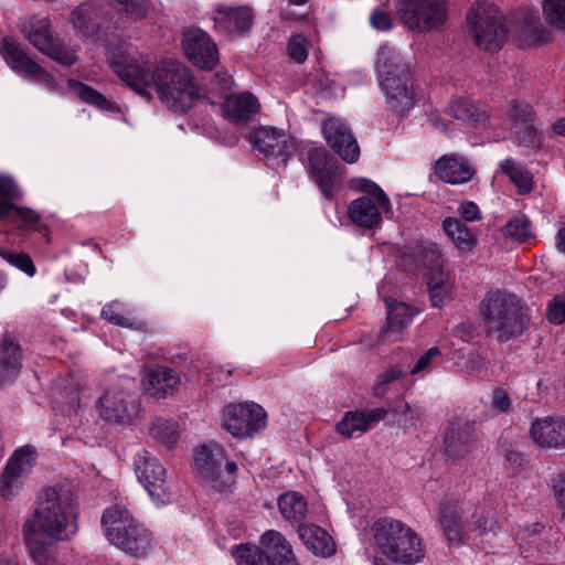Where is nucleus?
<instances>
[{
    "label": "nucleus",
    "mask_w": 565,
    "mask_h": 565,
    "mask_svg": "<svg viewBox=\"0 0 565 565\" xmlns=\"http://www.w3.org/2000/svg\"><path fill=\"white\" fill-rule=\"evenodd\" d=\"M385 408H374L369 412H348L337 424V431L347 438L360 437L366 433L373 423L385 418Z\"/></svg>",
    "instance_id": "c85d7f7f"
},
{
    "label": "nucleus",
    "mask_w": 565,
    "mask_h": 565,
    "mask_svg": "<svg viewBox=\"0 0 565 565\" xmlns=\"http://www.w3.org/2000/svg\"><path fill=\"white\" fill-rule=\"evenodd\" d=\"M543 15L551 26L565 32V0H545Z\"/></svg>",
    "instance_id": "a18cd8bd"
},
{
    "label": "nucleus",
    "mask_w": 565,
    "mask_h": 565,
    "mask_svg": "<svg viewBox=\"0 0 565 565\" xmlns=\"http://www.w3.org/2000/svg\"><path fill=\"white\" fill-rule=\"evenodd\" d=\"M548 39L547 31L540 24L531 23L525 28V40L526 45H539L546 42Z\"/></svg>",
    "instance_id": "6e6d98bb"
},
{
    "label": "nucleus",
    "mask_w": 565,
    "mask_h": 565,
    "mask_svg": "<svg viewBox=\"0 0 565 565\" xmlns=\"http://www.w3.org/2000/svg\"><path fill=\"white\" fill-rule=\"evenodd\" d=\"M504 457L512 473L518 472L524 462V456L521 452L512 449H507Z\"/></svg>",
    "instance_id": "69168bd1"
},
{
    "label": "nucleus",
    "mask_w": 565,
    "mask_h": 565,
    "mask_svg": "<svg viewBox=\"0 0 565 565\" xmlns=\"http://www.w3.org/2000/svg\"><path fill=\"white\" fill-rule=\"evenodd\" d=\"M96 407L99 416L107 422H122L129 417L126 395L116 386L105 390Z\"/></svg>",
    "instance_id": "7c9ffc66"
},
{
    "label": "nucleus",
    "mask_w": 565,
    "mask_h": 565,
    "mask_svg": "<svg viewBox=\"0 0 565 565\" xmlns=\"http://www.w3.org/2000/svg\"><path fill=\"white\" fill-rule=\"evenodd\" d=\"M10 200H0V223L10 221L20 228L38 230L41 220L40 214L29 207L15 206Z\"/></svg>",
    "instance_id": "4c0bfd02"
},
{
    "label": "nucleus",
    "mask_w": 565,
    "mask_h": 565,
    "mask_svg": "<svg viewBox=\"0 0 565 565\" xmlns=\"http://www.w3.org/2000/svg\"><path fill=\"white\" fill-rule=\"evenodd\" d=\"M440 358V351L438 348H430L424 355H422L416 364L411 370L412 375H416L423 372H429L435 365L438 364Z\"/></svg>",
    "instance_id": "603ef678"
},
{
    "label": "nucleus",
    "mask_w": 565,
    "mask_h": 565,
    "mask_svg": "<svg viewBox=\"0 0 565 565\" xmlns=\"http://www.w3.org/2000/svg\"><path fill=\"white\" fill-rule=\"evenodd\" d=\"M309 174L327 199H331L341 181V167L328 157L326 149L312 148L308 151Z\"/></svg>",
    "instance_id": "f3484780"
},
{
    "label": "nucleus",
    "mask_w": 565,
    "mask_h": 565,
    "mask_svg": "<svg viewBox=\"0 0 565 565\" xmlns=\"http://www.w3.org/2000/svg\"><path fill=\"white\" fill-rule=\"evenodd\" d=\"M552 128L556 135L565 137V116L556 120L553 124Z\"/></svg>",
    "instance_id": "774afa93"
},
{
    "label": "nucleus",
    "mask_w": 565,
    "mask_h": 565,
    "mask_svg": "<svg viewBox=\"0 0 565 565\" xmlns=\"http://www.w3.org/2000/svg\"><path fill=\"white\" fill-rule=\"evenodd\" d=\"M480 312L488 332L500 341L520 335L527 323L516 297L499 290L486 295Z\"/></svg>",
    "instance_id": "39448f33"
},
{
    "label": "nucleus",
    "mask_w": 565,
    "mask_h": 565,
    "mask_svg": "<svg viewBox=\"0 0 565 565\" xmlns=\"http://www.w3.org/2000/svg\"><path fill=\"white\" fill-rule=\"evenodd\" d=\"M500 170L505 174L521 195L532 192L534 188L533 174L521 162L507 158L500 162Z\"/></svg>",
    "instance_id": "ea45409f"
},
{
    "label": "nucleus",
    "mask_w": 565,
    "mask_h": 565,
    "mask_svg": "<svg viewBox=\"0 0 565 565\" xmlns=\"http://www.w3.org/2000/svg\"><path fill=\"white\" fill-rule=\"evenodd\" d=\"M135 472L156 504L163 505L170 502L172 493L166 469L148 450L142 449L136 454Z\"/></svg>",
    "instance_id": "9b49d317"
},
{
    "label": "nucleus",
    "mask_w": 565,
    "mask_h": 565,
    "mask_svg": "<svg viewBox=\"0 0 565 565\" xmlns=\"http://www.w3.org/2000/svg\"><path fill=\"white\" fill-rule=\"evenodd\" d=\"M376 72L382 90L390 107L406 113L419 97V86L414 81L409 66L392 47L381 46L377 53Z\"/></svg>",
    "instance_id": "7ed1b4c3"
},
{
    "label": "nucleus",
    "mask_w": 565,
    "mask_h": 565,
    "mask_svg": "<svg viewBox=\"0 0 565 565\" xmlns=\"http://www.w3.org/2000/svg\"><path fill=\"white\" fill-rule=\"evenodd\" d=\"M20 191L17 184L9 178L0 177V200L17 199Z\"/></svg>",
    "instance_id": "680f3d73"
},
{
    "label": "nucleus",
    "mask_w": 565,
    "mask_h": 565,
    "mask_svg": "<svg viewBox=\"0 0 565 565\" xmlns=\"http://www.w3.org/2000/svg\"><path fill=\"white\" fill-rule=\"evenodd\" d=\"M459 215L468 222L481 220V213L475 202L466 201L458 206Z\"/></svg>",
    "instance_id": "bf43d9fd"
},
{
    "label": "nucleus",
    "mask_w": 565,
    "mask_h": 565,
    "mask_svg": "<svg viewBox=\"0 0 565 565\" xmlns=\"http://www.w3.org/2000/svg\"><path fill=\"white\" fill-rule=\"evenodd\" d=\"M327 143L347 162H356L360 148L348 127L337 118H329L323 124Z\"/></svg>",
    "instance_id": "4be33fe9"
},
{
    "label": "nucleus",
    "mask_w": 565,
    "mask_h": 565,
    "mask_svg": "<svg viewBox=\"0 0 565 565\" xmlns=\"http://www.w3.org/2000/svg\"><path fill=\"white\" fill-rule=\"evenodd\" d=\"M19 30L41 53L55 62L71 66L77 61L76 51L53 36L49 18L32 15L20 21Z\"/></svg>",
    "instance_id": "6e6552de"
},
{
    "label": "nucleus",
    "mask_w": 565,
    "mask_h": 565,
    "mask_svg": "<svg viewBox=\"0 0 565 565\" xmlns=\"http://www.w3.org/2000/svg\"><path fill=\"white\" fill-rule=\"evenodd\" d=\"M179 424L172 419L157 418L152 422L149 434L150 436L166 445L168 448L172 447L179 438Z\"/></svg>",
    "instance_id": "a19ab883"
},
{
    "label": "nucleus",
    "mask_w": 565,
    "mask_h": 565,
    "mask_svg": "<svg viewBox=\"0 0 565 565\" xmlns=\"http://www.w3.org/2000/svg\"><path fill=\"white\" fill-rule=\"evenodd\" d=\"M20 367V347L10 333H4L0 341V384L15 377Z\"/></svg>",
    "instance_id": "72a5a7b5"
},
{
    "label": "nucleus",
    "mask_w": 565,
    "mask_h": 565,
    "mask_svg": "<svg viewBox=\"0 0 565 565\" xmlns=\"http://www.w3.org/2000/svg\"><path fill=\"white\" fill-rule=\"evenodd\" d=\"M352 184L355 189L365 192L367 194L366 196L376 200L380 206H382L383 209H390L388 198L381 190V188L371 180L360 178L353 180Z\"/></svg>",
    "instance_id": "09e8293b"
},
{
    "label": "nucleus",
    "mask_w": 565,
    "mask_h": 565,
    "mask_svg": "<svg viewBox=\"0 0 565 565\" xmlns=\"http://www.w3.org/2000/svg\"><path fill=\"white\" fill-rule=\"evenodd\" d=\"M547 319L553 324L565 322V297L555 296L547 306Z\"/></svg>",
    "instance_id": "864d4df0"
},
{
    "label": "nucleus",
    "mask_w": 565,
    "mask_h": 565,
    "mask_svg": "<svg viewBox=\"0 0 565 565\" xmlns=\"http://www.w3.org/2000/svg\"><path fill=\"white\" fill-rule=\"evenodd\" d=\"M181 379L171 367L158 365L141 373V386L146 394L162 398L173 395L180 387Z\"/></svg>",
    "instance_id": "412c9836"
},
{
    "label": "nucleus",
    "mask_w": 565,
    "mask_h": 565,
    "mask_svg": "<svg viewBox=\"0 0 565 565\" xmlns=\"http://www.w3.org/2000/svg\"><path fill=\"white\" fill-rule=\"evenodd\" d=\"M102 317L110 323L119 327L140 329L141 324L127 315L124 305L118 301L107 303L102 310Z\"/></svg>",
    "instance_id": "37998d69"
},
{
    "label": "nucleus",
    "mask_w": 565,
    "mask_h": 565,
    "mask_svg": "<svg viewBox=\"0 0 565 565\" xmlns=\"http://www.w3.org/2000/svg\"><path fill=\"white\" fill-rule=\"evenodd\" d=\"M131 527L134 529H129L122 533L124 544L114 545L132 556H142L151 548V532L139 521Z\"/></svg>",
    "instance_id": "e433bc0d"
},
{
    "label": "nucleus",
    "mask_w": 565,
    "mask_h": 565,
    "mask_svg": "<svg viewBox=\"0 0 565 565\" xmlns=\"http://www.w3.org/2000/svg\"><path fill=\"white\" fill-rule=\"evenodd\" d=\"M67 85L84 103L103 110H109L113 108L111 102L93 87L76 79H68Z\"/></svg>",
    "instance_id": "79ce46f5"
},
{
    "label": "nucleus",
    "mask_w": 565,
    "mask_h": 565,
    "mask_svg": "<svg viewBox=\"0 0 565 565\" xmlns=\"http://www.w3.org/2000/svg\"><path fill=\"white\" fill-rule=\"evenodd\" d=\"M370 23L379 31H388L393 25L391 17L381 10L373 11Z\"/></svg>",
    "instance_id": "052dcab7"
},
{
    "label": "nucleus",
    "mask_w": 565,
    "mask_h": 565,
    "mask_svg": "<svg viewBox=\"0 0 565 565\" xmlns=\"http://www.w3.org/2000/svg\"><path fill=\"white\" fill-rule=\"evenodd\" d=\"M476 440L471 424L452 425L445 434L446 451L454 457L467 454Z\"/></svg>",
    "instance_id": "f704fd0d"
},
{
    "label": "nucleus",
    "mask_w": 565,
    "mask_h": 565,
    "mask_svg": "<svg viewBox=\"0 0 565 565\" xmlns=\"http://www.w3.org/2000/svg\"><path fill=\"white\" fill-rule=\"evenodd\" d=\"M535 118V110L530 103L519 98L511 99L503 109H491L488 138L505 139L514 128L534 122Z\"/></svg>",
    "instance_id": "f8f14e48"
},
{
    "label": "nucleus",
    "mask_w": 565,
    "mask_h": 565,
    "mask_svg": "<svg viewBox=\"0 0 565 565\" xmlns=\"http://www.w3.org/2000/svg\"><path fill=\"white\" fill-rule=\"evenodd\" d=\"M309 42L300 34L289 39L287 52L289 57L296 63H303L308 57Z\"/></svg>",
    "instance_id": "3c124183"
},
{
    "label": "nucleus",
    "mask_w": 565,
    "mask_h": 565,
    "mask_svg": "<svg viewBox=\"0 0 565 565\" xmlns=\"http://www.w3.org/2000/svg\"><path fill=\"white\" fill-rule=\"evenodd\" d=\"M35 461V449L32 446L18 448L8 460L0 480V494L4 499L12 498L29 473Z\"/></svg>",
    "instance_id": "a211bd4d"
},
{
    "label": "nucleus",
    "mask_w": 565,
    "mask_h": 565,
    "mask_svg": "<svg viewBox=\"0 0 565 565\" xmlns=\"http://www.w3.org/2000/svg\"><path fill=\"white\" fill-rule=\"evenodd\" d=\"M519 146L532 151H539L543 145V136L534 122L516 127L512 130Z\"/></svg>",
    "instance_id": "c03bdc74"
},
{
    "label": "nucleus",
    "mask_w": 565,
    "mask_h": 565,
    "mask_svg": "<svg viewBox=\"0 0 565 565\" xmlns=\"http://www.w3.org/2000/svg\"><path fill=\"white\" fill-rule=\"evenodd\" d=\"M398 12L409 30L429 32L445 23L447 0H399Z\"/></svg>",
    "instance_id": "9d476101"
},
{
    "label": "nucleus",
    "mask_w": 565,
    "mask_h": 565,
    "mask_svg": "<svg viewBox=\"0 0 565 565\" xmlns=\"http://www.w3.org/2000/svg\"><path fill=\"white\" fill-rule=\"evenodd\" d=\"M250 140L267 159L285 166L296 151L295 140L282 129L262 126L252 132Z\"/></svg>",
    "instance_id": "4468645a"
},
{
    "label": "nucleus",
    "mask_w": 565,
    "mask_h": 565,
    "mask_svg": "<svg viewBox=\"0 0 565 565\" xmlns=\"http://www.w3.org/2000/svg\"><path fill=\"white\" fill-rule=\"evenodd\" d=\"M446 114L466 122L477 134L489 136L491 117V108L489 106L467 97L455 96L449 100Z\"/></svg>",
    "instance_id": "dca6fc26"
},
{
    "label": "nucleus",
    "mask_w": 565,
    "mask_h": 565,
    "mask_svg": "<svg viewBox=\"0 0 565 565\" xmlns=\"http://www.w3.org/2000/svg\"><path fill=\"white\" fill-rule=\"evenodd\" d=\"M214 30L227 36L245 34L252 28L254 11L249 6L216 4L210 12Z\"/></svg>",
    "instance_id": "2eb2a0df"
},
{
    "label": "nucleus",
    "mask_w": 565,
    "mask_h": 565,
    "mask_svg": "<svg viewBox=\"0 0 565 565\" xmlns=\"http://www.w3.org/2000/svg\"><path fill=\"white\" fill-rule=\"evenodd\" d=\"M138 522L130 511L124 505H113L106 509L102 515V527L104 534L111 544H124L122 533L132 529Z\"/></svg>",
    "instance_id": "a878e982"
},
{
    "label": "nucleus",
    "mask_w": 565,
    "mask_h": 565,
    "mask_svg": "<svg viewBox=\"0 0 565 565\" xmlns=\"http://www.w3.org/2000/svg\"><path fill=\"white\" fill-rule=\"evenodd\" d=\"M503 233L519 242H525L532 236L530 221L525 216H515L505 224Z\"/></svg>",
    "instance_id": "de8ad7c7"
},
{
    "label": "nucleus",
    "mask_w": 565,
    "mask_h": 565,
    "mask_svg": "<svg viewBox=\"0 0 565 565\" xmlns=\"http://www.w3.org/2000/svg\"><path fill=\"white\" fill-rule=\"evenodd\" d=\"M278 508L281 516L292 523L305 524L308 515V503L306 498L296 491H289L281 494L278 499Z\"/></svg>",
    "instance_id": "58836bf2"
},
{
    "label": "nucleus",
    "mask_w": 565,
    "mask_h": 565,
    "mask_svg": "<svg viewBox=\"0 0 565 565\" xmlns=\"http://www.w3.org/2000/svg\"><path fill=\"white\" fill-rule=\"evenodd\" d=\"M226 456L222 446L215 443L196 448L194 463L198 473L210 481H215L225 462Z\"/></svg>",
    "instance_id": "bb28decb"
},
{
    "label": "nucleus",
    "mask_w": 565,
    "mask_h": 565,
    "mask_svg": "<svg viewBox=\"0 0 565 565\" xmlns=\"http://www.w3.org/2000/svg\"><path fill=\"white\" fill-rule=\"evenodd\" d=\"M0 53L7 64L17 73L47 85L53 82V77L34 62L12 38L3 39Z\"/></svg>",
    "instance_id": "aec40b11"
},
{
    "label": "nucleus",
    "mask_w": 565,
    "mask_h": 565,
    "mask_svg": "<svg viewBox=\"0 0 565 565\" xmlns=\"http://www.w3.org/2000/svg\"><path fill=\"white\" fill-rule=\"evenodd\" d=\"M435 173L447 183L460 184L470 181L476 171L466 158L446 154L437 160Z\"/></svg>",
    "instance_id": "c756f323"
},
{
    "label": "nucleus",
    "mask_w": 565,
    "mask_h": 565,
    "mask_svg": "<svg viewBox=\"0 0 565 565\" xmlns=\"http://www.w3.org/2000/svg\"><path fill=\"white\" fill-rule=\"evenodd\" d=\"M236 565H301L296 557L291 543L276 530L265 531L259 546L241 544L232 550Z\"/></svg>",
    "instance_id": "423d86ee"
},
{
    "label": "nucleus",
    "mask_w": 565,
    "mask_h": 565,
    "mask_svg": "<svg viewBox=\"0 0 565 565\" xmlns=\"http://www.w3.org/2000/svg\"><path fill=\"white\" fill-rule=\"evenodd\" d=\"M403 376V371L398 366H394L383 374L379 376L377 384L375 386V394L377 396H382L386 392V386L391 384L392 382L401 379Z\"/></svg>",
    "instance_id": "4d7b16f0"
},
{
    "label": "nucleus",
    "mask_w": 565,
    "mask_h": 565,
    "mask_svg": "<svg viewBox=\"0 0 565 565\" xmlns=\"http://www.w3.org/2000/svg\"><path fill=\"white\" fill-rule=\"evenodd\" d=\"M151 10V0H127L119 8L120 13L132 21L148 18Z\"/></svg>",
    "instance_id": "49530a36"
},
{
    "label": "nucleus",
    "mask_w": 565,
    "mask_h": 565,
    "mask_svg": "<svg viewBox=\"0 0 565 565\" xmlns=\"http://www.w3.org/2000/svg\"><path fill=\"white\" fill-rule=\"evenodd\" d=\"M371 532L373 544L394 563L412 565L425 556V545L419 535L399 520L381 518L372 524Z\"/></svg>",
    "instance_id": "20e7f679"
},
{
    "label": "nucleus",
    "mask_w": 565,
    "mask_h": 565,
    "mask_svg": "<svg viewBox=\"0 0 565 565\" xmlns=\"http://www.w3.org/2000/svg\"><path fill=\"white\" fill-rule=\"evenodd\" d=\"M299 539L315 555L328 557L334 554L335 544L331 535L316 524H300L297 527Z\"/></svg>",
    "instance_id": "2f4dec72"
},
{
    "label": "nucleus",
    "mask_w": 565,
    "mask_h": 565,
    "mask_svg": "<svg viewBox=\"0 0 565 565\" xmlns=\"http://www.w3.org/2000/svg\"><path fill=\"white\" fill-rule=\"evenodd\" d=\"M260 109L258 99L250 93L244 92L225 99L222 114L225 119L236 125L247 124Z\"/></svg>",
    "instance_id": "cd10ccee"
},
{
    "label": "nucleus",
    "mask_w": 565,
    "mask_h": 565,
    "mask_svg": "<svg viewBox=\"0 0 565 565\" xmlns=\"http://www.w3.org/2000/svg\"><path fill=\"white\" fill-rule=\"evenodd\" d=\"M379 202L369 196H361L352 201L348 207L349 217L359 226L373 228L382 222L381 212H388Z\"/></svg>",
    "instance_id": "473e14b6"
},
{
    "label": "nucleus",
    "mask_w": 565,
    "mask_h": 565,
    "mask_svg": "<svg viewBox=\"0 0 565 565\" xmlns=\"http://www.w3.org/2000/svg\"><path fill=\"white\" fill-rule=\"evenodd\" d=\"M71 20L73 25L78 29L81 32L86 33L88 26L87 23V9L84 7H78L72 11Z\"/></svg>",
    "instance_id": "0e129e2a"
},
{
    "label": "nucleus",
    "mask_w": 565,
    "mask_h": 565,
    "mask_svg": "<svg viewBox=\"0 0 565 565\" xmlns=\"http://www.w3.org/2000/svg\"><path fill=\"white\" fill-rule=\"evenodd\" d=\"M213 370H217V372L214 374L212 373V377L211 380L212 381H216V382H225L232 374V371L231 370H223L222 366H215L213 367Z\"/></svg>",
    "instance_id": "338daca9"
},
{
    "label": "nucleus",
    "mask_w": 565,
    "mask_h": 565,
    "mask_svg": "<svg viewBox=\"0 0 565 565\" xmlns=\"http://www.w3.org/2000/svg\"><path fill=\"white\" fill-rule=\"evenodd\" d=\"M476 43L486 51L499 50L507 40L508 28L504 17L493 3L478 1L468 14Z\"/></svg>",
    "instance_id": "0eeeda50"
},
{
    "label": "nucleus",
    "mask_w": 565,
    "mask_h": 565,
    "mask_svg": "<svg viewBox=\"0 0 565 565\" xmlns=\"http://www.w3.org/2000/svg\"><path fill=\"white\" fill-rule=\"evenodd\" d=\"M424 264L428 267L427 289L434 307H441L454 295V279L444 269V259L435 245L425 248Z\"/></svg>",
    "instance_id": "ddd939ff"
},
{
    "label": "nucleus",
    "mask_w": 565,
    "mask_h": 565,
    "mask_svg": "<svg viewBox=\"0 0 565 565\" xmlns=\"http://www.w3.org/2000/svg\"><path fill=\"white\" fill-rule=\"evenodd\" d=\"M78 532V505L64 488L46 487L34 511L24 519L21 533L35 565H56V542L71 541Z\"/></svg>",
    "instance_id": "f03ea898"
},
{
    "label": "nucleus",
    "mask_w": 565,
    "mask_h": 565,
    "mask_svg": "<svg viewBox=\"0 0 565 565\" xmlns=\"http://www.w3.org/2000/svg\"><path fill=\"white\" fill-rule=\"evenodd\" d=\"M492 406L499 413H505L511 406V401L505 391L498 388L492 395Z\"/></svg>",
    "instance_id": "e2e57ef3"
},
{
    "label": "nucleus",
    "mask_w": 565,
    "mask_h": 565,
    "mask_svg": "<svg viewBox=\"0 0 565 565\" xmlns=\"http://www.w3.org/2000/svg\"><path fill=\"white\" fill-rule=\"evenodd\" d=\"M416 311L404 302H387V322L382 330L379 342L386 344L403 339V331L412 323Z\"/></svg>",
    "instance_id": "b1692460"
},
{
    "label": "nucleus",
    "mask_w": 565,
    "mask_h": 565,
    "mask_svg": "<svg viewBox=\"0 0 565 565\" xmlns=\"http://www.w3.org/2000/svg\"><path fill=\"white\" fill-rule=\"evenodd\" d=\"M107 61L113 72L137 94L149 96V88H153L161 103L177 113L186 111L200 99L215 105L214 97L224 98L231 87L227 74H217L209 86L201 87L183 64L157 62L149 54L130 53L121 46H110Z\"/></svg>",
    "instance_id": "f257e3e1"
},
{
    "label": "nucleus",
    "mask_w": 565,
    "mask_h": 565,
    "mask_svg": "<svg viewBox=\"0 0 565 565\" xmlns=\"http://www.w3.org/2000/svg\"><path fill=\"white\" fill-rule=\"evenodd\" d=\"M466 504L446 500L438 508V522L445 536L450 543H460L465 539L462 520L466 514Z\"/></svg>",
    "instance_id": "393cba45"
},
{
    "label": "nucleus",
    "mask_w": 565,
    "mask_h": 565,
    "mask_svg": "<svg viewBox=\"0 0 565 565\" xmlns=\"http://www.w3.org/2000/svg\"><path fill=\"white\" fill-rule=\"evenodd\" d=\"M267 414L255 403H232L223 408L221 427L235 438H253L266 428Z\"/></svg>",
    "instance_id": "1a4fd4ad"
},
{
    "label": "nucleus",
    "mask_w": 565,
    "mask_h": 565,
    "mask_svg": "<svg viewBox=\"0 0 565 565\" xmlns=\"http://www.w3.org/2000/svg\"><path fill=\"white\" fill-rule=\"evenodd\" d=\"M186 57L202 70H212L218 62V50L212 38L201 29L191 28L183 34Z\"/></svg>",
    "instance_id": "6ab92c4d"
},
{
    "label": "nucleus",
    "mask_w": 565,
    "mask_h": 565,
    "mask_svg": "<svg viewBox=\"0 0 565 565\" xmlns=\"http://www.w3.org/2000/svg\"><path fill=\"white\" fill-rule=\"evenodd\" d=\"M530 436L540 448H565V419L537 418L531 425Z\"/></svg>",
    "instance_id": "5701e85b"
},
{
    "label": "nucleus",
    "mask_w": 565,
    "mask_h": 565,
    "mask_svg": "<svg viewBox=\"0 0 565 565\" xmlns=\"http://www.w3.org/2000/svg\"><path fill=\"white\" fill-rule=\"evenodd\" d=\"M0 256L10 265L19 268L29 276H33L36 271L31 257L24 253H13L8 249H0Z\"/></svg>",
    "instance_id": "8fccbe9b"
},
{
    "label": "nucleus",
    "mask_w": 565,
    "mask_h": 565,
    "mask_svg": "<svg viewBox=\"0 0 565 565\" xmlns=\"http://www.w3.org/2000/svg\"><path fill=\"white\" fill-rule=\"evenodd\" d=\"M443 230L461 253H472L477 246L476 233L459 218L446 217L443 221Z\"/></svg>",
    "instance_id": "c9c22d12"
},
{
    "label": "nucleus",
    "mask_w": 565,
    "mask_h": 565,
    "mask_svg": "<svg viewBox=\"0 0 565 565\" xmlns=\"http://www.w3.org/2000/svg\"><path fill=\"white\" fill-rule=\"evenodd\" d=\"M472 531H477L480 535L487 532L497 533L499 525L494 520H489L483 512H475L469 522Z\"/></svg>",
    "instance_id": "5fc2aeb1"
},
{
    "label": "nucleus",
    "mask_w": 565,
    "mask_h": 565,
    "mask_svg": "<svg viewBox=\"0 0 565 565\" xmlns=\"http://www.w3.org/2000/svg\"><path fill=\"white\" fill-rule=\"evenodd\" d=\"M552 488L557 508L561 510L563 518H565V471L559 472L553 479Z\"/></svg>",
    "instance_id": "13d9d810"
}]
</instances>
